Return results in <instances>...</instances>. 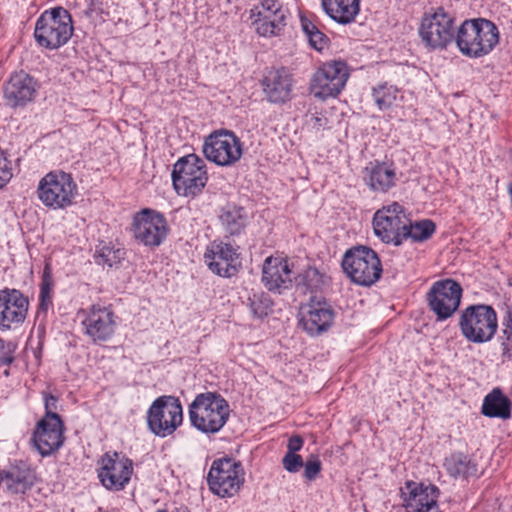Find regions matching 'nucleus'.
<instances>
[{"label": "nucleus", "mask_w": 512, "mask_h": 512, "mask_svg": "<svg viewBox=\"0 0 512 512\" xmlns=\"http://www.w3.org/2000/svg\"><path fill=\"white\" fill-rule=\"evenodd\" d=\"M498 27L485 18L467 19L457 29L456 45L470 58L488 55L499 43Z\"/></svg>", "instance_id": "f257e3e1"}, {"label": "nucleus", "mask_w": 512, "mask_h": 512, "mask_svg": "<svg viewBox=\"0 0 512 512\" xmlns=\"http://www.w3.org/2000/svg\"><path fill=\"white\" fill-rule=\"evenodd\" d=\"M191 425L204 434H216L230 417L227 400L217 392L196 395L188 409Z\"/></svg>", "instance_id": "f03ea898"}, {"label": "nucleus", "mask_w": 512, "mask_h": 512, "mask_svg": "<svg viewBox=\"0 0 512 512\" xmlns=\"http://www.w3.org/2000/svg\"><path fill=\"white\" fill-rule=\"evenodd\" d=\"M459 329L463 337L475 344L491 341L498 329L494 308L486 304H473L461 311Z\"/></svg>", "instance_id": "7ed1b4c3"}, {"label": "nucleus", "mask_w": 512, "mask_h": 512, "mask_svg": "<svg viewBox=\"0 0 512 512\" xmlns=\"http://www.w3.org/2000/svg\"><path fill=\"white\" fill-rule=\"evenodd\" d=\"M73 33L71 15L62 7L45 11L38 18L34 36L47 49H57L68 42Z\"/></svg>", "instance_id": "20e7f679"}, {"label": "nucleus", "mask_w": 512, "mask_h": 512, "mask_svg": "<svg viewBox=\"0 0 512 512\" xmlns=\"http://www.w3.org/2000/svg\"><path fill=\"white\" fill-rule=\"evenodd\" d=\"M171 176L178 195L194 198L202 193L208 181L205 160L194 153L183 156L174 164Z\"/></svg>", "instance_id": "39448f33"}, {"label": "nucleus", "mask_w": 512, "mask_h": 512, "mask_svg": "<svg viewBox=\"0 0 512 512\" xmlns=\"http://www.w3.org/2000/svg\"><path fill=\"white\" fill-rule=\"evenodd\" d=\"M456 33L455 17L443 7L432 8L421 19L419 36L430 49H446L456 42Z\"/></svg>", "instance_id": "423d86ee"}, {"label": "nucleus", "mask_w": 512, "mask_h": 512, "mask_svg": "<svg viewBox=\"0 0 512 512\" xmlns=\"http://www.w3.org/2000/svg\"><path fill=\"white\" fill-rule=\"evenodd\" d=\"M37 194L44 206L53 210L65 209L77 196V184L71 174L51 171L39 181Z\"/></svg>", "instance_id": "0eeeda50"}, {"label": "nucleus", "mask_w": 512, "mask_h": 512, "mask_svg": "<svg viewBox=\"0 0 512 512\" xmlns=\"http://www.w3.org/2000/svg\"><path fill=\"white\" fill-rule=\"evenodd\" d=\"M342 268L354 283L361 286L374 284L382 274L377 253L366 246L349 249L343 257Z\"/></svg>", "instance_id": "6e6552de"}, {"label": "nucleus", "mask_w": 512, "mask_h": 512, "mask_svg": "<svg viewBox=\"0 0 512 512\" xmlns=\"http://www.w3.org/2000/svg\"><path fill=\"white\" fill-rule=\"evenodd\" d=\"M183 421V409L177 397L163 395L156 398L147 411V425L157 437L172 435Z\"/></svg>", "instance_id": "1a4fd4ad"}, {"label": "nucleus", "mask_w": 512, "mask_h": 512, "mask_svg": "<svg viewBox=\"0 0 512 512\" xmlns=\"http://www.w3.org/2000/svg\"><path fill=\"white\" fill-rule=\"evenodd\" d=\"M243 142L230 130L220 129L209 134L203 143L207 160L221 167L236 165L243 156Z\"/></svg>", "instance_id": "9d476101"}, {"label": "nucleus", "mask_w": 512, "mask_h": 512, "mask_svg": "<svg viewBox=\"0 0 512 512\" xmlns=\"http://www.w3.org/2000/svg\"><path fill=\"white\" fill-rule=\"evenodd\" d=\"M348 78L349 69L344 61H327L313 74L310 91L321 100L336 97L345 87Z\"/></svg>", "instance_id": "9b49d317"}, {"label": "nucleus", "mask_w": 512, "mask_h": 512, "mask_svg": "<svg viewBox=\"0 0 512 512\" xmlns=\"http://www.w3.org/2000/svg\"><path fill=\"white\" fill-rule=\"evenodd\" d=\"M243 469L239 462L230 458L213 461L207 481L210 490L224 498L235 495L244 482Z\"/></svg>", "instance_id": "f8f14e48"}, {"label": "nucleus", "mask_w": 512, "mask_h": 512, "mask_svg": "<svg viewBox=\"0 0 512 512\" xmlns=\"http://www.w3.org/2000/svg\"><path fill=\"white\" fill-rule=\"evenodd\" d=\"M408 225V217L398 202L377 210L373 217V229L377 237L395 246L402 244V234Z\"/></svg>", "instance_id": "ddd939ff"}, {"label": "nucleus", "mask_w": 512, "mask_h": 512, "mask_svg": "<svg viewBox=\"0 0 512 512\" xmlns=\"http://www.w3.org/2000/svg\"><path fill=\"white\" fill-rule=\"evenodd\" d=\"M78 315L82 317L85 334L93 343L109 341L117 328L116 315L110 307L93 304L81 309Z\"/></svg>", "instance_id": "4468645a"}, {"label": "nucleus", "mask_w": 512, "mask_h": 512, "mask_svg": "<svg viewBox=\"0 0 512 512\" xmlns=\"http://www.w3.org/2000/svg\"><path fill=\"white\" fill-rule=\"evenodd\" d=\"M462 297L461 285L453 279L436 281L427 293L428 306L437 321L450 318L459 308Z\"/></svg>", "instance_id": "2eb2a0df"}, {"label": "nucleus", "mask_w": 512, "mask_h": 512, "mask_svg": "<svg viewBox=\"0 0 512 512\" xmlns=\"http://www.w3.org/2000/svg\"><path fill=\"white\" fill-rule=\"evenodd\" d=\"M286 14L278 0H259L250 10L252 25L262 37L280 35L286 26Z\"/></svg>", "instance_id": "dca6fc26"}, {"label": "nucleus", "mask_w": 512, "mask_h": 512, "mask_svg": "<svg viewBox=\"0 0 512 512\" xmlns=\"http://www.w3.org/2000/svg\"><path fill=\"white\" fill-rule=\"evenodd\" d=\"M64 424L57 413L45 415L36 425L31 441L43 457L58 451L64 443Z\"/></svg>", "instance_id": "f3484780"}, {"label": "nucleus", "mask_w": 512, "mask_h": 512, "mask_svg": "<svg viewBox=\"0 0 512 512\" xmlns=\"http://www.w3.org/2000/svg\"><path fill=\"white\" fill-rule=\"evenodd\" d=\"M167 233V222L162 214L144 209L134 216V238L145 246H159Z\"/></svg>", "instance_id": "a211bd4d"}, {"label": "nucleus", "mask_w": 512, "mask_h": 512, "mask_svg": "<svg viewBox=\"0 0 512 512\" xmlns=\"http://www.w3.org/2000/svg\"><path fill=\"white\" fill-rule=\"evenodd\" d=\"M133 473V462L118 453H106L101 458L98 477L101 484L108 490L121 491L129 483Z\"/></svg>", "instance_id": "6ab92c4d"}, {"label": "nucleus", "mask_w": 512, "mask_h": 512, "mask_svg": "<svg viewBox=\"0 0 512 512\" xmlns=\"http://www.w3.org/2000/svg\"><path fill=\"white\" fill-rule=\"evenodd\" d=\"M238 248L230 243L213 241L207 247L204 259L208 268L221 277H232L241 266Z\"/></svg>", "instance_id": "aec40b11"}, {"label": "nucleus", "mask_w": 512, "mask_h": 512, "mask_svg": "<svg viewBox=\"0 0 512 512\" xmlns=\"http://www.w3.org/2000/svg\"><path fill=\"white\" fill-rule=\"evenodd\" d=\"M299 324L310 336H318L332 326L335 312L325 299L311 298L301 307Z\"/></svg>", "instance_id": "412c9836"}, {"label": "nucleus", "mask_w": 512, "mask_h": 512, "mask_svg": "<svg viewBox=\"0 0 512 512\" xmlns=\"http://www.w3.org/2000/svg\"><path fill=\"white\" fill-rule=\"evenodd\" d=\"M29 301L19 290L4 289L0 291V330H9L13 325L24 322Z\"/></svg>", "instance_id": "4be33fe9"}, {"label": "nucleus", "mask_w": 512, "mask_h": 512, "mask_svg": "<svg viewBox=\"0 0 512 512\" xmlns=\"http://www.w3.org/2000/svg\"><path fill=\"white\" fill-rule=\"evenodd\" d=\"M293 75L284 67L266 72L261 85L266 99L274 104L286 103L292 98Z\"/></svg>", "instance_id": "5701e85b"}, {"label": "nucleus", "mask_w": 512, "mask_h": 512, "mask_svg": "<svg viewBox=\"0 0 512 512\" xmlns=\"http://www.w3.org/2000/svg\"><path fill=\"white\" fill-rule=\"evenodd\" d=\"M37 81L24 71L11 75L4 87V97L12 107L24 106L31 102L37 92Z\"/></svg>", "instance_id": "b1692460"}, {"label": "nucleus", "mask_w": 512, "mask_h": 512, "mask_svg": "<svg viewBox=\"0 0 512 512\" xmlns=\"http://www.w3.org/2000/svg\"><path fill=\"white\" fill-rule=\"evenodd\" d=\"M294 277L287 259L268 257L265 260L262 282L269 291L281 293L291 286Z\"/></svg>", "instance_id": "393cba45"}, {"label": "nucleus", "mask_w": 512, "mask_h": 512, "mask_svg": "<svg viewBox=\"0 0 512 512\" xmlns=\"http://www.w3.org/2000/svg\"><path fill=\"white\" fill-rule=\"evenodd\" d=\"M363 173L365 184L376 193H387L398 182L396 169L386 162L370 163Z\"/></svg>", "instance_id": "a878e982"}, {"label": "nucleus", "mask_w": 512, "mask_h": 512, "mask_svg": "<svg viewBox=\"0 0 512 512\" xmlns=\"http://www.w3.org/2000/svg\"><path fill=\"white\" fill-rule=\"evenodd\" d=\"M36 480V475L33 469L27 464L21 462L11 466L9 469L2 473L1 482L4 483L6 489L13 493H25L30 489Z\"/></svg>", "instance_id": "bb28decb"}, {"label": "nucleus", "mask_w": 512, "mask_h": 512, "mask_svg": "<svg viewBox=\"0 0 512 512\" xmlns=\"http://www.w3.org/2000/svg\"><path fill=\"white\" fill-rule=\"evenodd\" d=\"M439 490L434 485H420L409 493L405 500L407 512H439L437 505Z\"/></svg>", "instance_id": "cd10ccee"}, {"label": "nucleus", "mask_w": 512, "mask_h": 512, "mask_svg": "<svg viewBox=\"0 0 512 512\" xmlns=\"http://www.w3.org/2000/svg\"><path fill=\"white\" fill-rule=\"evenodd\" d=\"M325 13L339 24L352 23L360 11V0H321Z\"/></svg>", "instance_id": "c85d7f7f"}, {"label": "nucleus", "mask_w": 512, "mask_h": 512, "mask_svg": "<svg viewBox=\"0 0 512 512\" xmlns=\"http://www.w3.org/2000/svg\"><path fill=\"white\" fill-rule=\"evenodd\" d=\"M481 412L490 418L508 419L511 416V402L499 388H495L485 396Z\"/></svg>", "instance_id": "c756f323"}, {"label": "nucleus", "mask_w": 512, "mask_h": 512, "mask_svg": "<svg viewBox=\"0 0 512 512\" xmlns=\"http://www.w3.org/2000/svg\"><path fill=\"white\" fill-rule=\"evenodd\" d=\"M444 467L447 473L454 478L466 479L477 474L475 461L462 452H455L446 457Z\"/></svg>", "instance_id": "7c9ffc66"}, {"label": "nucleus", "mask_w": 512, "mask_h": 512, "mask_svg": "<svg viewBox=\"0 0 512 512\" xmlns=\"http://www.w3.org/2000/svg\"><path fill=\"white\" fill-rule=\"evenodd\" d=\"M220 222L230 235H239L247 225L248 217L244 208L227 205L221 210Z\"/></svg>", "instance_id": "2f4dec72"}, {"label": "nucleus", "mask_w": 512, "mask_h": 512, "mask_svg": "<svg viewBox=\"0 0 512 512\" xmlns=\"http://www.w3.org/2000/svg\"><path fill=\"white\" fill-rule=\"evenodd\" d=\"M436 230L435 223L430 219L416 221L414 223L408 218L404 233L402 234V243L411 239L413 242H423L431 238Z\"/></svg>", "instance_id": "473e14b6"}, {"label": "nucleus", "mask_w": 512, "mask_h": 512, "mask_svg": "<svg viewBox=\"0 0 512 512\" xmlns=\"http://www.w3.org/2000/svg\"><path fill=\"white\" fill-rule=\"evenodd\" d=\"M503 361H512V303L507 305L499 336Z\"/></svg>", "instance_id": "72a5a7b5"}, {"label": "nucleus", "mask_w": 512, "mask_h": 512, "mask_svg": "<svg viewBox=\"0 0 512 512\" xmlns=\"http://www.w3.org/2000/svg\"><path fill=\"white\" fill-rule=\"evenodd\" d=\"M399 89L393 85L381 84L373 88L372 96L380 110L391 108L399 96Z\"/></svg>", "instance_id": "f704fd0d"}, {"label": "nucleus", "mask_w": 512, "mask_h": 512, "mask_svg": "<svg viewBox=\"0 0 512 512\" xmlns=\"http://www.w3.org/2000/svg\"><path fill=\"white\" fill-rule=\"evenodd\" d=\"M301 27L310 45L318 50H323L329 41L328 37L319 30V28L307 17L301 16Z\"/></svg>", "instance_id": "c9c22d12"}, {"label": "nucleus", "mask_w": 512, "mask_h": 512, "mask_svg": "<svg viewBox=\"0 0 512 512\" xmlns=\"http://www.w3.org/2000/svg\"><path fill=\"white\" fill-rule=\"evenodd\" d=\"M125 252L123 249H115L110 246H103L96 251L95 261L99 265L112 267L124 258Z\"/></svg>", "instance_id": "e433bc0d"}, {"label": "nucleus", "mask_w": 512, "mask_h": 512, "mask_svg": "<svg viewBox=\"0 0 512 512\" xmlns=\"http://www.w3.org/2000/svg\"><path fill=\"white\" fill-rule=\"evenodd\" d=\"M250 310L254 317L263 318L268 316L272 311L273 302L265 293L253 294L249 297Z\"/></svg>", "instance_id": "4c0bfd02"}, {"label": "nucleus", "mask_w": 512, "mask_h": 512, "mask_svg": "<svg viewBox=\"0 0 512 512\" xmlns=\"http://www.w3.org/2000/svg\"><path fill=\"white\" fill-rule=\"evenodd\" d=\"M52 287L53 279L51 276L50 268L48 265H46L42 275L39 295V308L42 311H47L48 308L52 305Z\"/></svg>", "instance_id": "58836bf2"}, {"label": "nucleus", "mask_w": 512, "mask_h": 512, "mask_svg": "<svg viewBox=\"0 0 512 512\" xmlns=\"http://www.w3.org/2000/svg\"><path fill=\"white\" fill-rule=\"evenodd\" d=\"M13 177L12 163L6 151L0 149V188L4 187Z\"/></svg>", "instance_id": "ea45409f"}, {"label": "nucleus", "mask_w": 512, "mask_h": 512, "mask_svg": "<svg viewBox=\"0 0 512 512\" xmlns=\"http://www.w3.org/2000/svg\"><path fill=\"white\" fill-rule=\"evenodd\" d=\"M282 464L288 472L296 473L303 467L304 462L300 455L295 453H286L282 459Z\"/></svg>", "instance_id": "a19ab883"}, {"label": "nucleus", "mask_w": 512, "mask_h": 512, "mask_svg": "<svg viewBox=\"0 0 512 512\" xmlns=\"http://www.w3.org/2000/svg\"><path fill=\"white\" fill-rule=\"evenodd\" d=\"M304 477L311 481L314 480L321 471V461L317 456H311L303 465Z\"/></svg>", "instance_id": "79ce46f5"}, {"label": "nucleus", "mask_w": 512, "mask_h": 512, "mask_svg": "<svg viewBox=\"0 0 512 512\" xmlns=\"http://www.w3.org/2000/svg\"><path fill=\"white\" fill-rule=\"evenodd\" d=\"M14 350L15 346L12 342L5 343L4 340L0 338V364L10 365L14 360Z\"/></svg>", "instance_id": "37998d69"}, {"label": "nucleus", "mask_w": 512, "mask_h": 512, "mask_svg": "<svg viewBox=\"0 0 512 512\" xmlns=\"http://www.w3.org/2000/svg\"><path fill=\"white\" fill-rule=\"evenodd\" d=\"M308 125L316 132L322 131L328 128V118L322 113L312 114L308 120Z\"/></svg>", "instance_id": "c03bdc74"}, {"label": "nucleus", "mask_w": 512, "mask_h": 512, "mask_svg": "<svg viewBox=\"0 0 512 512\" xmlns=\"http://www.w3.org/2000/svg\"><path fill=\"white\" fill-rule=\"evenodd\" d=\"M303 447V439L299 435H293L289 438L287 444V452L286 453H295L301 450Z\"/></svg>", "instance_id": "a18cd8bd"}, {"label": "nucleus", "mask_w": 512, "mask_h": 512, "mask_svg": "<svg viewBox=\"0 0 512 512\" xmlns=\"http://www.w3.org/2000/svg\"><path fill=\"white\" fill-rule=\"evenodd\" d=\"M57 401V398L52 395H48L45 397V415H48L49 413H56L54 410H56L57 408Z\"/></svg>", "instance_id": "49530a36"}, {"label": "nucleus", "mask_w": 512, "mask_h": 512, "mask_svg": "<svg viewBox=\"0 0 512 512\" xmlns=\"http://www.w3.org/2000/svg\"><path fill=\"white\" fill-rule=\"evenodd\" d=\"M309 278H311V279H312V278H316V279H317V281H319L318 271H317V270H315V269H310V270H308V271L306 272V274H305L304 279H305V280H307V279H309Z\"/></svg>", "instance_id": "de8ad7c7"}, {"label": "nucleus", "mask_w": 512, "mask_h": 512, "mask_svg": "<svg viewBox=\"0 0 512 512\" xmlns=\"http://www.w3.org/2000/svg\"><path fill=\"white\" fill-rule=\"evenodd\" d=\"M305 285H306V286H307V288H308V289H310V290H313L314 288H317V284L312 285V284H310V283H308V282H305Z\"/></svg>", "instance_id": "09e8293b"}, {"label": "nucleus", "mask_w": 512, "mask_h": 512, "mask_svg": "<svg viewBox=\"0 0 512 512\" xmlns=\"http://www.w3.org/2000/svg\"><path fill=\"white\" fill-rule=\"evenodd\" d=\"M157 512H166V511H165V510H159V511H157Z\"/></svg>", "instance_id": "8fccbe9b"}]
</instances>
